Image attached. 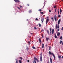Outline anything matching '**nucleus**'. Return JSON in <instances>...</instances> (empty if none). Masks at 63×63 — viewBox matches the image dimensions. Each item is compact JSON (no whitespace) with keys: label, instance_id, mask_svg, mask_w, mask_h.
Returning a JSON list of instances; mask_svg holds the SVG:
<instances>
[{"label":"nucleus","instance_id":"18","mask_svg":"<svg viewBox=\"0 0 63 63\" xmlns=\"http://www.w3.org/2000/svg\"><path fill=\"white\" fill-rule=\"evenodd\" d=\"M26 49L27 50H29V48H28V47H27L26 48Z\"/></svg>","mask_w":63,"mask_h":63},{"label":"nucleus","instance_id":"32","mask_svg":"<svg viewBox=\"0 0 63 63\" xmlns=\"http://www.w3.org/2000/svg\"><path fill=\"white\" fill-rule=\"evenodd\" d=\"M35 20H38V19L37 18H36V19H35Z\"/></svg>","mask_w":63,"mask_h":63},{"label":"nucleus","instance_id":"9","mask_svg":"<svg viewBox=\"0 0 63 63\" xmlns=\"http://www.w3.org/2000/svg\"><path fill=\"white\" fill-rule=\"evenodd\" d=\"M50 62L51 63H52V59L51 58H50Z\"/></svg>","mask_w":63,"mask_h":63},{"label":"nucleus","instance_id":"50","mask_svg":"<svg viewBox=\"0 0 63 63\" xmlns=\"http://www.w3.org/2000/svg\"><path fill=\"white\" fill-rule=\"evenodd\" d=\"M28 62H29V60H28Z\"/></svg>","mask_w":63,"mask_h":63},{"label":"nucleus","instance_id":"31","mask_svg":"<svg viewBox=\"0 0 63 63\" xmlns=\"http://www.w3.org/2000/svg\"><path fill=\"white\" fill-rule=\"evenodd\" d=\"M49 30L50 31H51V28H50Z\"/></svg>","mask_w":63,"mask_h":63},{"label":"nucleus","instance_id":"29","mask_svg":"<svg viewBox=\"0 0 63 63\" xmlns=\"http://www.w3.org/2000/svg\"><path fill=\"white\" fill-rule=\"evenodd\" d=\"M60 16H61L60 15H58V17H60Z\"/></svg>","mask_w":63,"mask_h":63},{"label":"nucleus","instance_id":"16","mask_svg":"<svg viewBox=\"0 0 63 63\" xmlns=\"http://www.w3.org/2000/svg\"><path fill=\"white\" fill-rule=\"evenodd\" d=\"M57 24H56V29H57Z\"/></svg>","mask_w":63,"mask_h":63},{"label":"nucleus","instance_id":"12","mask_svg":"<svg viewBox=\"0 0 63 63\" xmlns=\"http://www.w3.org/2000/svg\"><path fill=\"white\" fill-rule=\"evenodd\" d=\"M54 33V29H52V33L53 34Z\"/></svg>","mask_w":63,"mask_h":63},{"label":"nucleus","instance_id":"47","mask_svg":"<svg viewBox=\"0 0 63 63\" xmlns=\"http://www.w3.org/2000/svg\"><path fill=\"white\" fill-rule=\"evenodd\" d=\"M59 29H58L57 30V31H59Z\"/></svg>","mask_w":63,"mask_h":63},{"label":"nucleus","instance_id":"30","mask_svg":"<svg viewBox=\"0 0 63 63\" xmlns=\"http://www.w3.org/2000/svg\"><path fill=\"white\" fill-rule=\"evenodd\" d=\"M51 47H49V50H50V49H51Z\"/></svg>","mask_w":63,"mask_h":63},{"label":"nucleus","instance_id":"41","mask_svg":"<svg viewBox=\"0 0 63 63\" xmlns=\"http://www.w3.org/2000/svg\"><path fill=\"white\" fill-rule=\"evenodd\" d=\"M56 10H57V9L56 8L55 9V12H56Z\"/></svg>","mask_w":63,"mask_h":63},{"label":"nucleus","instance_id":"22","mask_svg":"<svg viewBox=\"0 0 63 63\" xmlns=\"http://www.w3.org/2000/svg\"><path fill=\"white\" fill-rule=\"evenodd\" d=\"M62 42V41H60V44H61Z\"/></svg>","mask_w":63,"mask_h":63},{"label":"nucleus","instance_id":"4","mask_svg":"<svg viewBox=\"0 0 63 63\" xmlns=\"http://www.w3.org/2000/svg\"><path fill=\"white\" fill-rule=\"evenodd\" d=\"M41 56H40V61L42 62L43 61V60H42V55L41 54Z\"/></svg>","mask_w":63,"mask_h":63},{"label":"nucleus","instance_id":"1","mask_svg":"<svg viewBox=\"0 0 63 63\" xmlns=\"http://www.w3.org/2000/svg\"><path fill=\"white\" fill-rule=\"evenodd\" d=\"M48 53L49 55H52L54 57V60H55V55L53 54V53L52 52L51 53V52H50V51H49Z\"/></svg>","mask_w":63,"mask_h":63},{"label":"nucleus","instance_id":"54","mask_svg":"<svg viewBox=\"0 0 63 63\" xmlns=\"http://www.w3.org/2000/svg\"><path fill=\"white\" fill-rule=\"evenodd\" d=\"M33 63H34V61L33 62Z\"/></svg>","mask_w":63,"mask_h":63},{"label":"nucleus","instance_id":"40","mask_svg":"<svg viewBox=\"0 0 63 63\" xmlns=\"http://www.w3.org/2000/svg\"><path fill=\"white\" fill-rule=\"evenodd\" d=\"M18 63V61L17 60H16V63Z\"/></svg>","mask_w":63,"mask_h":63},{"label":"nucleus","instance_id":"13","mask_svg":"<svg viewBox=\"0 0 63 63\" xmlns=\"http://www.w3.org/2000/svg\"><path fill=\"white\" fill-rule=\"evenodd\" d=\"M58 58H59V59H60L61 58V56H60L59 55L58 56Z\"/></svg>","mask_w":63,"mask_h":63},{"label":"nucleus","instance_id":"53","mask_svg":"<svg viewBox=\"0 0 63 63\" xmlns=\"http://www.w3.org/2000/svg\"><path fill=\"white\" fill-rule=\"evenodd\" d=\"M60 14H61V12H60Z\"/></svg>","mask_w":63,"mask_h":63},{"label":"nucleus","instance_id":"48","mask_svg":"<svg viewBox=\"0 0 63 63\" xmlns=\"http://www.w3.org/2000/svg\"><path fill=\"white\" fill-rule=\"evenodd\" d=\"M27 5H28V6H29V4H28Z\"/></svg>","mask_w":63,"mask_h":63},{"label":"nucleus","instance_id":"35","mask_svg":"<svg viewBox=\"0 0 63 63\" xmlns=\"http://www.w3.org/2000/svg\"><path fill=\"white\" fill-rule=\"evenodd\" d=\"M59 26L58 25V27H57L58 29H59Z\"/></svg>","mask_w":63,"mask_h":63},{"label":"nucleus","instance_id":"24","mask_svg":"<svg viewBox=\"0 0 63 63\" xmlns=\"http://www.w3.org/2000/svg\"><path fill=\"white\" fill-rule=\"evenodd\" d=\"M19 62L20 63H21V61L20 60H19Z\"/></svg>","mask_w":63,"mask_h":63},{"label":"nucleus","instance_id":"11","mask_svg":"<svg viewBox=\"0 0 63 63\" xmlns=\"http://www.w3.org/2000/svg\"><path fill=\"white\" fill-rule=\"evenodd\" d=\"M57 36H59L60 35V32H58L57 33Z\"/></svg>","mask_w":63,"mask_h":63},{"label":"nucleus","instance_id":"19","mask_svg":"<svg viewBox=\"0 0 63 63\" xmlns=\"http://www.w3.org/2000/svg\"><path fill=\"white\" fill-rule=\"evenodd\" d=\"M51 19L53 21H53H54V19H53V17H52L51 18Z\"/></svg>","mask_w":63,"mask_h":63},{"label":"nucleus","instance_id":"52","mask_svg":"<svg viewBox=\"0 0 63 63\" xmlns=\"http://www.w3.org/2000/svg\"><path fill=\"white\" fill-rule=\"evenodd\" d=\"M62 58H63V56H62Z\"/></svg>","mask_w":63,"mask_h":63},{"label":"nucleus","instance_id":"27","mask_svg":"<svg viewBox=\"0 0 63 63\" xmlns=\"http://www.w3.org/2000/svg\"><path fill=\"white\" fill-rule=\"evenodd\" d=\"M47 33L48 34H49V31H48V30H47Z\"/></svg>","mask_w":63,"mask_h":63},{"label":"nucleus","instance_id":"55","mask_svg":"<svg viewBox=\"0 0 63 63\" xmlns=\"http://www.w3.org/2000/svg\"><path fill=\"white\" fill-rule=\"evenodd\" d=\"M48 63H49V62H48Z\"/></svg>","mask_w":63,"mask_h":63},{"label":"nucleus","instance_id":"8","mask_svg":"<svg viewBox=\"0 0 63 63\" xmlns=\"http://www.w3.org/2000/svg\"><path fill=\"white\" fill-rule=\"evenodd\" d=\"M61 21V20L60 19L59 20L58 22V25L60 24V21Z\"/></svg>","mask_w":63,"mask_h":63},{"label":"nucleus","instance_id":"39","mask_svg":"<svg viewBox=\"0 0 63 63\" xmlns=\"http://www.w3.org/2000/svg\"><path fill=\"white\" fill-rule=\"evenodd\" d=\"M60 12H62V10L61 9H60Z\"/></svg>","mask_w":63,"mask_h":63},{"label":"nucleus","instance_id":"23","mask_svg":"<svg viewBox=\"0 0 63 63\" xmlns=\"http://www.w3.org/2000/svg\"><path fill=\"white\" fill-rule=\"evenodd\" d=\"M32 48H33V49H36V48L35 47H32Z\"/></svg>","mask_w":63,"mask_h":63},{"label":"nucleus","instance_id":"44","mask_svg":"<svg viewBox=\"0 0 63 63\" xmlns=\"http://www.w3.org/2000/svg\"><path fill=\"white\" fill-rule=\"evenodd\" d=\"M62 30H63V27H62Z\"/></svg>","mask_w":63,"mask_h":63},{"label":"nucleus","instance_id":"7","mask_svg":"<svg viewBox=\"0 0 63 63\" xmlns=\"http://www.w3.org/2000/svg\"><path fill=\"white\" fill-rule=\"evenodd\" d=\"M41 20L42 21V23H43V22H44V18H41Z\"/></svg>","mask_w":63,"mask_h":63},{"label":"nucleus","instance_id":"14","mask_svg":"<svg viewBox=\"0 0 63 63\" xmlns=\"http://www.w3.org/2000/svg\"><path fill=\"white\" fill-rule=\"evenodd\" d=\"M46 41H47L48 40H49V38H47V37L46 38Z\"/></svg>","mask_w":63,"mask_h":63},{"label":"nucleus","instance_id":"34","mask_svg":"<svg viewBox=\"0 0 63 63\" xmlns=\"http://www.w3.org/2000/svg\"><path fill=\"white\" fill-rule=\"evenodd\" d=\"M17 8H18V9H19V10H20V8L18 7H17Z\"/></svg>","mask_w":63,"mask_h":63},{"label":"nucleus","instance_id":"46","mask_svg":"<svg viewBox=\"0 0 63 63\" xmlns=\"http://www.w3.org/2000/svg\"><path fill=\"white\" fill-rule=\"evenodd\" d=\"M20 8H22V6H20Z\"/></svg>","mask_w":63,"mask_h":63},{"label":"nucleus","instance_id":"6","mask_svg":"<svg viewBox=\"0 0 63 63\" xmlns=\"http://www.w3.org/2000/svg\"><path fill=\"white\" fill-rule=\"evenodd\" d=\"M57 17L55 15L54 16V19L55 21H56L57 20Z\"/></svg>","mask_w":63,"mask_h":63},{"label":"nucleus","instance_id":"38","mask_svg":"<svg viewBox=\"0 0 63 63\" xmlns=\"http://www.w3.org/2000/svg\"><path fill=\"white\" fill-rule=\"evenodd\" d=\"M42 11V10L41 9H39L38 10V11L39 12V11Z\"/></svg>","mask_w":63,"mask_h":63},{"label":"nucleus","instance_id":"5","mask_svg":"<svg viewBox=\"0 0 63 63\" xmlns=\"http://www.w3.org/2000/svg\"><path fill=\"white\" fill-rule=\"evenodd\" d=\"M14 1L16 3H19L20 2V1L18 0H14Z\"/></svg>","mask_w":63,"mask_h":63},{"label":"nucleus","instance_id":"36","mask_svg":"<svg viewBox=\"0 0 63 63\" xmlns=\"http://www.w3.org/2000/svg\"><path fill=\"white\" fill-rule=\"evenodd\" d=\"M41 32H43L44 31V30H42L41 31Z\"/></svg>","mask_w":63,"mask_h":63},{"label":"nucleus","instance_id":"25","mask_svg":"<svg viewBox=\"0 0 63 63\" xmlns=\"http://www.w3.org/2000/svg\"><path fill=\"white\" fill-rule=\"evenodd\" d=\"M19 58H20V59L21 60H22V57H20Z\"/></svg>","mask_w":63,"mask_h":63},{"label":"nucleus","instance_id":"33","mask_svg":"<svg viewBox=\"0 0 63 63\" xmlns=\"http://www.w3.org/2000/svg\"><path fill=\"white\" fill-rule=\"evenodd\" d=\"M30 41H29L28 43V44L29 45H30Z\"/></svg>","mask_w":63,"mask_h":63},{"label":"nucleus","instance_id":"20","mask_svg":"<svg viewBox=\"0 0 63 63\" xmlns=\"http://www.w3.org/2000/svg\"><path fill=\"white\" fill-rule=\"evenodd\" d=\"M29 13H31V12H32V11L29 10Z\"/></svg>","mask_w":63,"mask_h":63},{"label":"nucleus","instance_id":"45","mask_svg":"<svg viewBox=\"0 0 63 63\" xmlns=\"http://www.w3.org/2000/svg\"><path fill=\"white\" fill-rule=\"evenodd\" d=\"M41 14H43V12H42L41 13Z\"/></svg>","mask_w":63,"mask_h":63},{"label":"nucleus","instance_id":"10","mask_svg":"<svg viewBox=\"0 0 63 63\" xmlns=\"http://www.w3.org/2000/svg\"><path fill=\"white\" fill-rule=\"evenodd\" d=\"M39 41L40 42V45H41V40L40 38H39Z\"/></svg>","mask_w":63,"mask_h":63},{"label":"nucleus","instance_id":"49","mask_svg":"<svg viewBox=\"0 0 63 63\" xmlns=\"http://www.w3.org/2000/svg\"><path fill=\"white\" fill-rule=\"evenodd\" d=\"M51 32H52L51 31H50V34H51Z\"/></svg>","mask_w":63,"mask_h":63},{"label":"nucleus","instance_id":"21","mask_svg":"<svg viewBox=\"0 0 63 63\" xmlns=\"http://www.w3.org/2000/svg\"><path fill=\"white\" fill-rule=\"evenodd\" d=\"M38 25L39 26V27H41V24H39Z\"/></svg>","mask_w":63,"mask_h":63},{"label":"nucleus","instance_id":"2","mask_svg":"<svg viewBox=\"0 0 63 63\" xmlns=\"http://www.w3.org/2000/svg\"><path fill=\"white\" fill-rule=\"evenodd\" d=\"M34 60L35 63H36V60L38 62H39V61L35 57L34 58Z\"/></svg>","mask_w":63,"mask_h":63},{"label":"nucleus","instance_id":"17","mask_svg":"<svg viewBox=\"0 0 63 63\" xmlns=\"http://www.w3.org/2000/svg\"><path fill=\"white\" fill-rule=\"evenodd\" d=\"M55 38H56V39H57V36L56 35H55Z\"/></svg>","mask_w":63,"mask_h":63},{"label":"nucleus","instance_id":"15","mask_svg":"<svg viewBox=\"0 0 63 63\" xmlns=\"http://www.w3.org/2000/svg\"><path fill=\"white\" fill-rule=\"evenodd\" d=\"M44 44H43L42 45V48H44Z\"/></svg>","mask_w":63,"mask_h":63},{"label":"nucleus","instance_id":"26","mask_svg":"<svg viewBox=\"0 0 63 63\" xmlns=\"http://www.w3.org/2000/svg\"><path fill=\"white\" fill-rule=\"evenodd\" d=\"M58 15H59V10L58 11Z\"/></svg>","mask_w":63,"mask_h":63},{"label":"nucleus","instance_id":"28","mask_svg":"<svg viewBox=\"0 0 63 63\" xmlns=\"http://www.w3.org/2000/svg\"><path fill=\"white\" fill-rule=\"evenodd\" d=\"M62 39V37L61 36V37H60V39Z\"/></svg>","mask_w":63,"mask_h":63},{"label":"nucleus","instance_id":"43","mask_svg":"<svg viewBox=\"0 0 63 63\" xmlns=\"http://www.w3.org/2000/svg\"><path fill=\"white\" fill-rule=\"evenodd\" d=\"M34 29H37V28H36V27H34Z\"/></svg>","mask_w":63,"mask_h":63},{"label":"nucleus","instance_id":"51","mask_svg":"<svg viewBox=\"0 0 63 63\" xmlns=\"http://www.w3.org/2000/svg\"><path fill=\"white\" fill-rule=\"evenodd\" d=\"M31 35H32V34H33V33H31Z\"/></svg>","mask_w":63,"mask_h":63},{"label":"nucleus","instance_id":"42","mask_svg":"<svg viewBox=\"0 0 63 63\" xmlns=\"http://www.w3.org/2000/svg\"><path fill=\"white\" fill-rule=\"evenodd\" d=\"M49 12L50 13L51 12V10H49Z\"/></svg>","mask_w":63,"mask_h":63},{"label":"nucleus","instance_id":"56","mask_svg":"<svg viewBox=\"0 0 63 63\" xmlns=\"http://www.w3.org/2000/svg\"><path fill=\"white\" fill-rule=\"evenodd\" d=\"M62 0V1H63V0Z\"/></svg>","mask_w":63,"mask_h":63},{"label":"nucleus","instance_id":"3","mask_svg":"<svg viewBox=\"0 0 63 63\" xmlns=\"http://www.w3.org/2000/svg\"><path fill=\"white\" fill-rule=\"evenodd\" d=\"M49 21V19H48V17H47V19L46 20V24L47 25V24L48 22V21Z\"/></svg>","mask_w":63,"mask_h":63},{"label":"nucleus","instance_id":"37","mask_svg":"<svg viewBox=\"0 0 63 63\" xmlns=\"http://www.w3.org/2000/svg\"><path fill=\"white\" fill-rule=\"evenodd\" d=\"M55 8H56V6L55 5V6H54V9H55Z\"/></svg>","mask_w":63,"mask_h":63}]
</instances>
